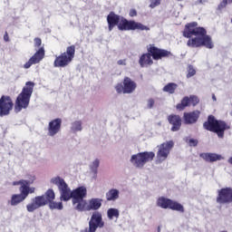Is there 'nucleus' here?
I'll return each mask as SVG.
<instances>
[{
    "label": "nucleus",
    "instance_id": "obj_46",
    "mask_svg": "<svg viewBox=\"0 0 232 232\" xmlns=\"http://www.w3.org/2000/svg\"><path fill=\"white\" fill-rule=\"evenodd\" d=\"M198 3L202 4V0H198Z\"/></svg>",
    "mask_w": 232,
    "mask_h": 232
},
{
    "label": "nucleus",
    "instance_id": "obj_5",
    "mask_svg": "<svg viewBox=\"0 0 232 232\" xmlns=\"http://www.w3.org/2000/svg\"><path fill=\"white\" fill-rule=\"evenodd\" d=\"M34 88L35 83L34 82H26L23 87L22 92L16 97L14 102V112L19 113L23 110H26L30 106V99H32V93H34Z\"/></svg>",
    "mask_w": 232,
    "mask_h": 232
},
{
    "label": "nucleus",
    "instance_id": "obj_14",
    "mask_svg": "<svg viewBox=\"0 0 232 232\" xmlns=\"http://www.w3.org/2000/svg\"><path fill=\"white\" fill-rule=\"evenodd\" d=\"M104 219H102V213L101 211H94L89 220L90 232H95L97 229L104 227Z\"/></svg>",
    "mask_w": 232,
    "mask_h": 232
},
{
    "label": "nucleus",
    "instance_id": "obj_17",
    "mask_svg": "<svg viewBox=\"0 0 232 232\" xmlns=\"http://www.w3.org/2000/svg\"><path fill=\"white\" fill-rule=\"evenodd\" d=\"M102 206V199L97 198H92L83 203V205L80 206L82 208L80 209V212L82 211H98V209H101V207Z\"/></svg>",
    "mask_w": 232,
    "mask_h": 232
},
{
    "label": "nucleus",
    "instance_id": "obj_26",
    "mask_svg": "<svg viewBox=\"0 0 232 232\" xmlns=\"http://www.w3.org/2000/svg\"><path fill=\"white\" fill-rule=\"evenodd\" d=\"M107 217L109 220H113V218H119L120 212L117 208H109L107 210Z\"/></svg>",
    "mask_w": 232,
    "mask_h": 232
},
{
    "label": "nucleus",
    "instance_id": "obj_32",
    "mask_svg": "<svg viewBox=\"0 0 232 232\" xmlns=\"http://www.w3.org/2000/svg\"><path fill=\"white\" fill-rule=\"evenodd\" d=\"M71 130L72 131H81L82 130V123L81 121H74Z\"/></svg>",
    "mask_w": 232,
    "mask_h": 232
},
{
    "label": "nucleus",
    "instance_id": "obj_40",
    "mask_svg": "<svg viewBox=\"0 0 232 232\" xmlns=\"http://www.w3.org/2000/svg\"><path fill=\"white\" fill-rule=\"evenodd\" d=\"M4 41H5V43H8V41H10V37L8 36V32L6 31L4 35Z\"/></svg>",
    "mask_w": 232,
    "mask_h": 232
},
{
    "label": "nucleus",
    "instance_id": "obj_8",
    "mask_svg": "<svg viewBox=\"0 0 232 232\" xmlns=\"http://www.w3.org/2000/svg\"><path fill=\"white\" fill-rule=\"evenodd\" d=\"M155 159V152L144 151L137 154H133L130 158V162L134 168L142 169L147 162H151Z\"/></svg>",
    "mask_w": 232,
    "mask_h": 232
},
{
    "label": "nucleus",
    "instance_id": "obj_2",
    "mask_svg": "<svg viewBox=\"0 0 232 232\" xmlns=\"http://www.w3.org/2000/svg\"><path fill=\"white\" fill-rule=\"evenodd\" d=\"M183 37L188 39L187 45L189 48L205 46V48L211 50L215 46L211 36L208 35V31L204 27H199L197 22L188 23L185 25Z\"/></svg>",
    "mask_w": 232,
    "mask_h": 232
},
{
    "label": "nucleus",
    "instance_id": "obj_37",
    "mask_svg": "<svg viewBox=\"0 0 232 232\" xmlns=\"http://www.w3.org/2000/svg\"><path fill=\"white\" fill-rule=\"evenodd\" d=\"M227 6V0H223L218 6V10H222Z\"/></svg>",
    "mask_w": 232,
    "mask_h": 232
},
{
    "label": "nucleus",
    "instance_id": "obj_19",
    "mask_svg": "<svg viewBox=\"0 0 232 232\" xmlns=\"http://www.w3.org/2000/svg\"><path fill=\"white\" fill-rule=\"evenodd\" d=\"M198 119H200V111L198 110L183 114V121L186 124H197Z\"/></svg>",
    "mask_w": 232,
    "mask_h": 232
},
{
    "label": "nucleus",
    "instance_id": "obj_25",
    "mask_svg": "<svg viewBox=\"0 0 232 232\" xmlns=\"http://www.w3.org/2000/svg\"><path fill=\"white\" fill-rule=\"evenodd\" d=\"M69 63H72V59H55L54 66L56 68H64V66H68Z\"/></svg>",
    "mask_w": 232,
    "mask_h": 232
},
{
    "label": "nucleus",
    "instance_id": "obj_20",
    "mask_svg": "<svg viewBox=\"0 0 232 232\" xmlns=\"http://www.w3.org/2000/svg\"><path fill=\"white\" fill-rule=\"evenodd\" d=\"M169 123L171 124V131H179L182 126V118L177 114H170L168 116Z\"/></svg>",
    "mask_w": 232,
    "mask_h": 232
},
{
    "label": "nucleus",
    "instance_id": "obj_4",
    "mask_svg": "<svg viewBox=\"0 0 232 232\" xmlns=\"http://www.w3.org/2000/svg\"><path fill=\"white\" fill-rule=\"evenodd\" d=\"M35 182V176H29L28 179H20L18 181H14L13 186H20V194H14L11 197V200L8 201L10 206H19L21 202H24L28 196L32 193H35V188L30 187Z\"/></svg>",
    "mask_w": 232,
    "mask_h": 232
},
{
    "label": "nucleus",
    "instance_id": "obj_9",
    "mask_svg": "<svg viewBox=\"0 0 232 232\" xmlns=\"http://www.w3.org/2000/svg\"><path fill=\"white\" fill-rule=\"evenodd\" d=\"M148 53H143L140 59H162V57H171V52L166 49H160L153 44H150L147 49Z\"/></svg>",
    "mask_w": 232,
    "mask_h": 232
},
{
    "label": "nucleus",
    "instance_id": "obj_34",
    "mask_svg": "<svg viewBox=\"0 0 232 232\" xmlns=\"http://www.w3.org/2000/svg\"><path fill=\"white\" fill-rule=\"evenodd\" d=\"M153 106H155V100H153L152 98H150L147 102V108L149 110H151V108H153Z\"/></svg>",
    "mask_w": 232,
    "mask_h": 232
},
{
    "label": "nucleus",
    "instance_id": "obj_39",
    "mask_svg": "<svg viewBox=\"0 0 232 232\" xmlns=\"http://www.w3.org/2000/svg\"><path fill=\"white\" fill-rule=\"evenodd\" d=\"M130 17H137V10L130 9L129 13Z\"/></svg>",
    "mask_w": 232,
    "mask_h": 232
},
{
    "label": "nucleus",
    "instance_id": "obj_28",
    "mask_svg": "<svg viewBox=\"0 0 232 232\" xmlns=\"http://www.w3.org/2000/svg\"><path fill=\"white\" fill-rule=\"evenodd\" d=\"M139 63L140 64L141 68H146L147 66H151V64H153V60H151V59H140Z\"/></svg>",
    "mask_w": 232,
    "mask_h": 232
},
{
    "label": "nucleus",
    "instance_id": "obj_41",
    "mask_svg": "<svg viewBox=\"0 0 232 232\" xmlns=\"http://www.w3.org/2000/svg\"><path fill=\"white\" fill-rule=\"evenodd\" d=\"M124 61H126V60H120V61H118V64H126V63H124Z\"/></svg>",
    "mask_w": 232,
    "mask_h": 232
},
{
    "label": "nucleus",
    "instance_id": "obj_18",
    "mask_svg": "<svg viewBox=\"0 0 232 232\" xmlns=\"http://www.w3.org/2000/svg\"><path fill=\"white\" fill-rule=\"evenodd\" d=\"M63 125V120L56 118L52 120L48 125V135L49 137H55L59 131H61V126Z\"/></svg>",
    "mask_w": 232,
    "mask_h": 232
},
{
    "label": "nucleus",
    "instance_id": "obj_23",
    "mask_svg": "<svg viewBox=\"0 0 232 232\" xmlns=\"http://www.w3.org/2000/svg\"><path fill=\"white\" fill-rule=\"evenodd\" d=\"M119 189L117 188H111L110 189L105 197H106V199L110 202V201H113V200H117V198H119Z\"/></svg>",
    "mask_w": 232,
    "mask_h": 232
},
{
    "label": "nucleus",
    "instance_id": "obj_42",
    "mask_svg": "<svg viewBox=\"0 0 232 232\" xmlns=\"http://www.w3.org/2000/svg\"><path fill=\"white\" fill-rule=\"evenodd\" d=\"M80 232H90V227H89V228H85L83 230H81Z\"/></svg>",
    "mask_w": 232,
    "mask_h": 232
},
{
    "label": "nucleus",
    "instance_id": "obj_27",
    "mask_svg": "<svg viewBox=\"0 0 232 232\" xmlns=\"http://www.w3.org/2000/svg\"><path fill=\"white\" fill-rule=\"evenodd\" d=\"M44 47H40L39 50L36 51L34 56L31 59H44Z\"/></svg>",
    "mask_w": 232,
    "mask_h": 232
},
{
    "label": "nucleus",
    "instance_id": "obj_3",
    "mask_svg": "<svg viewBox=\"0 0 232 232\" xmlns=\"http://www.w3.org/2000/svg\"><path fill=\"white\" fill-rule=\"evenodd\" d=\"M107 23L109 32L113 30V27L118 26V29L121 32H130L135 30H140L141 32L150 31V27L142 24L141 23L135 22L134 20H128L124 17H121L119 14H116L114 12H111L107 15Z\"/></svg>",
    "mask_w": 232,
    "mask_h": 232
},
{
    "label": "nucleus",
    "instance_id": "obj_36",
    "mask_svg": "<svg viewBox=\"0 0 232 232\" xmlns=\"http://www.w3.org/2000/svg\"><path fill=\"white\" fill-rule=\"evenodd\" d=\"M159 5H160V0H151L150 7L155 8L156 6H159Z\"/></svg>",
    "mask_w": 232,
    "mask_h": 232
},
{
    "label": "nucleus",
    "instance_id": "obj_38",
    "mask_svg": "<svg viewBox=\"0 0 232 232\" xmlns=\"http://www.w3.org/2000/svg\"><path fill=\"white\" fill-rule=\"evenodd\" d=\"M188 144H189V146H194V147H196V146H198V140L190 139V140H188Z\"/></svg>",
    "mask_w": 232,
    "mask_h": 232
},
{
    "label": "nucleus",
    "instance_id": "obj_6",
    "mask_svg": "<svg viewBox=\"0 0 232 232\" xmlns=\"http://www.w3.org/2000/svg\"><path fill=\"white\" fill-rule=\"evenodd\" d=\"M204 130L216 133L219 139H224L226 130L231 127L222 120H217L214 115H208L207 121L203 123Z\"/></svg>",
    "mask_w": 232,
    "mask_h": 232
},
{
    "label": "nucleus",
    "instance_id": "obj_33",
    "mask_svg": "<svg viewBox=\"0 0 232 232\" xmlns=\"http://www.w3.org/2000/svg\"><path fill=\"white\" fill-rule=\"evenodd\" d=\"M196 74H197V71L195 70L193 65H188V66L187 78L189 79V78L193 77Z\"/></svg>",
    "mask_w": 232,
    "mask_h": 232
},
{
    "label": "nucleus",
    "instance_id": "obj_24",
    "mask_svg": "<svg viewBox=\"0 0 232 232\" xmlns=\"http://www.w3.org/2000/svg\"><path fill=\"white\" fill-rule=\"evenodd\" d=\"M177 88H179V85L175 82H169L163 87V92L166 93L173 94L177 91Z\"/></svg>",
    "mask_w": 232,
    "mask_h": 232
},
{
    "label": "nucleus",
    "instance_id": "obj_45",
    "mask_svg": "<svg viewBox=\"0 0 232 232\" xmlns=\"http://www.w3.org/2000/svg\"><path fill=\"white\" fill-rule=\"evenodd\" d=\"M158 232H160V227H158Z\"/></svg>",
    "mask_w": 232,
    "mask_h": 232
},
{
    "label": "nucleus",
    "instance_id": "obj_30",
    "mask_svg": "<svg viewBox=\"0 0 232 232\" xmlns=\"http://www.w3.org/2000/svg\"><path fill=\"white\" fill-rule=\"evenodd\" d=\"M49 208L50 209H63V202H55V201H52L51 203H49Z\"/></svg>",
    "mask_w": 232,
    "mask_h": 232
},
{
    "label": "nucleus",
    "instance_id": "obj_7",
    "mask_svg": "<svg viewBox=\"0 0 232 232\" xmlns=\"http://www.w3.org/2000/svg\"><path fill=\"white\" fill-rule=\"evenodd\" d=\"M53 200H55V192H53V189L49 188L44 195L33 198L32 202L26 206V209L29 213H34L35 209H39V208H43V206H46V204H50Z\"/></svg>",
    "mask_w": 232,
    "mask_h": 232
},
{
    "label": "nucleus",
    "instance_id": "obj_29",
    "mask_svg": "<svg viewBox=\"0 0 232 232\" xmlns=\"http://www.w3.org/2000/svg\"><path fill=\"white\" fill-rule=\"evenodd\" d=\"M41 63V59H29L27 63H24V68L28 70L32 66V64H39Z\"/></svg>",
    "mask_w": 232,
    "mask_h": 232
},
{
    "label": "nucleus",
    "instance_id": "obj_16",
    "mask_svg": "<svg viewBox=\"0 0 232 232\" xmlns=\"http://www.w3.org/2000/svg\"><path fill=\"white\" fill-rule=\"evenodd\" d=\"M216 200L218 204H231L232 203V188H223L218 190V197Z\"/></svg>",
    "mask_w": 232,
    "mask_h": 232
},
{
    "label": "nucleus",
    "instance_id": "obj_13",
    "mask_svg": "<svg viewBox=\"0 0 232 232\" xmlns=\"http://www.w3.org/2000/svg\"><path fill=\"white\" fill-rule=\"evenodd\" d=\"M14 110V100L8 95H2L0 98V117H8Z\"/></svg>",
    "mask_w": 232,
    "mask_h": 232
},
{
    "label": "nucleus",
    "instance_id": "obj_10",
    "mask_svg": "<svg viewBox=\"0 0 232 232\" xmlns=\"http://www.w3.org/2000/svg\"><path fill=\"white\" fill-rule=\"evenodd\" d=\"M157 206L162 209H171L172 211L184 213V206L182 204L164 197H160L157 199Z\"/></svg>",
    "mask_w": 232,
    "mask_h": 232
},
{
    "label": "nucleus",
    "instance_id": "obj_44",
    "mask_svg": "<svg viewBox=\"0 0 232 232\" xmlns=\"http://www.w3.org/2000/svg\"><path fill=\"white\" fill-rule=\"evenodd\" d=\"M229 164L232 165V157L228 160Z\"/></svg>",
    "mask_w": 232,
    "mask_h": 232
},
{
    "label": "nucleus",
    "instance_id": "obj_15",
    "mask_svg": "<svg viewBox=\"0 0 232 232\" xmlns=\"http://www.w3.org/2000/svg\"><path fill=\"white\" fill-rule=\"evenodd\" d=\"M198 102H200V99H198V96H185L181 100V102L176 105V109L178 110V111H184L185 108H188L189 106H197Z\"/></svg>",
    "mask_w": 232,
    "mask_h": 232
},
{
    "label": "nucleus",
    "instance_id": "obj_21",
    "mask_svg": "<svg viewBox=\"0 0 232 232\" xmlns=\"http://www.w3.org/2000/svg\"><path fill=\"white\" fill-rule=\"evenodd\" d=\"M200 157L206 160V162H217V160L222 159V156L216 153H202L200 154Z\"/></svg>",
    "mask_w": 232,
    "mask_h": 232
},
{
    "label": "nucleus",
    "instance_id": "obj_1",
    "mask_svg": "<svg viewBox=\"0 0 232 232\" xmlns=\"http://www.w3.org/2000/svg\"><path fill=\"white\" fill-rule=\"evenodd\" d=\"M52 184H54V186H57L60 194H61V199L64 202H68L70 198H72V206L74 207V209L76 211H81L82 208V206L86 200V195H88V190L86 189V187H78L77 188L73 189L72 191L70 190V187H68V184L64 179L61 177L53 178L51 179Z\"/></svg>",
    "mask_w": 232,
    "mask_h": 232
},
{
    "label": "nucleus",
    "instance_id": "obj_43",
    "mask_svg": "<svg viewBox=\"0 0 232 232\" xmlns=\"http://www.w3.org/2000/svg\"><path fill=\"white\" fill-rule=\"evenodd\" d=\"M212 99H213L214 101H217V97L215 96V94H213Z\"/></svg>",
    "mask_w": 232,
    "mask_h": 232
},
{
    "label": "nucleus",
    "instance_id": "obj_12",
    "mask_svg": "<svg viewBox=\"0 0 232 232\" xmlns=\"http://www.w3.org/2000/svg\"><path fill=\"white\" fill-rule=\"evenodd\" d=\"M115 90L119 95H121V93H133V92L137 90V82L126 76L124 77L122 83H117L115 85Z\"/></svg>",
    "mask_w": 232,
    "mask_h": 232
},
{
    "label": "nucleus",
    "instance_id": "obj_22",
    "mask_svg": "<svg viewBox=\"0 0 232 232\" xmlns=\"http://www.w3.org/2000/svg\"><path fill=\"white\" fill-rule=\"evenodd\" d=\"M73 57H75V45H70L67 47L66 52L57 59H73Z\"/></svg>",
    "mask_w": 232,
    "mask_h": 232
},
{
    "label": "nucleus",
    "instance_id": "obj_11",
    "mask_svg": "<svg viewBox=\"0 0 232 232\" xmlns=\"http://www.w3.org/2000/svg\"><path fill=\"white\" fill-rule=\"evenodd\" d=\"M175 143L173 140L166 141L158 146L157 160L156 162L160 164L164 162L169 157L171 150H173Z\"/></svg>",
    "mask_w": 232,
    "mask_h": 232
},
{
    "label": "nucleus",
    "instance_id": "obj_31",
    "mask_svg": "<svg viewBox=\"0 0 232 232\" xmlns=\"http://www.w3.org/2000/svg\"><path fill=\"white\" fill-rule=\"evenodd\" d=\"M101 164V162L99 161L98 159H96L93 162L92 165L91 166V169L92 171V173H94L95 177H97V173L99 169V165Z\"/></svg>",
    "mask_w": 232,
    "mask_h": 232
},
{
    "label": "nucleus",
    "instance_id": "obj_35",
    "mask_svg": "<svg viewBox=\"0 0 232 232\" xmlns=\"http://www.w3.org/2000/svg\"><path fill=\"white\" fill-rule=\"evenodd\" d=\"M42 44H43V40H41V38H39V37L34 38L35 48L41 47Z\"/></svg>",
    "mask_w": 232,
    "mask_h": 232
}]
</instances>
